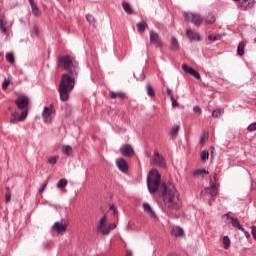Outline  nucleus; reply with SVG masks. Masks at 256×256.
Masks as SVG:
<instances>
[{
    "label": "nucleus",
    "mask_w": 256,
    "mask_h": 256,
    "mask_svg": "<svg viewBox=\"0 0 256 256\" xmlns=\"http://www.w3.org/2000/svg\"><path fill=\"white\" fill-rule=\"evenodd\" d=\"M162 191V200H163V211L168 215V217H173L177 219L179 217V211L183 207V201L181 200V195L177 188L174 185L162 184L160 187Z\"/></svg>",
    "instance_id": "obj_1"
},
{
    "label": "nucleus",
    "mask_w": 256,
    "mask_h": 256,
    "mask_svg": "<svg viewBox=\"0 0 256 256\" xmlns=\"http://www.w3.org/2000/svg\"><path fill=\"white\" fill-rule=\"evenodd\" d=\"M75 79H77V76H73L71 74L62 75L58 87V93L61 101H69V93L75 89Z\"/></svg>",
    "instance_id": "obj_2"
},
{
    "label": "nucleus",
    "mask_w": 256,
    "mask_h": 256,
    "mask_svg": "<svg viewBox=\"0 0 256 256\" xmlns=\"http://www.w3.org/2000/svg\"><path fill=\"white\" fill-rule=\"evenodd\" d=\"M58 63L60 64V67H63V69L67 71L66 74L73 75V77L79 75V62H77L75 58L71 56L58 57Z\"/></svg>",
    "instance_id": "obj_3"
},
{
    "label": "nucleus",
    "mask_w": 256,
    "mask_h": 256,
    "mask_svg": "<svg viewBox=\"0 0 256 256\" xmlns=\"http://www.w3.org/2000/svg\"><path fill=\"white\" fill-rule=\"evenodd\" d=\"M161 185V174L156 169H152L147 177V187L150 193H157Z\"/></svg>",
    "instance_id": "obj_4"
},
{
    "label": "nucleus",
    "mask_w": 256,
    "mask_h": 256,
    "mask_svg": "<svg viewBox=\"0 0 256 256\" xmlns=\"http://www.w3.org/2000/svg\"><path fill=\"white\" fill-rule=\"evenodd\" d=\"M185 21H188L189 23H193V25H196V27H201V24L205 23V20L201 15L191 13V12H184L183 14Z\"/></svg>",
    "instance_id": "obj_5"
},
{
    "label": "nucleus",
    "mask_w": 256,
    "mask_h": 256,
    "mask_svg": "<svg viewBox=\"0 0 256 256\" xmlns=\"http://www.w3.org/2000/svg\"><path fill=\"white\" fill-rule=\"evenodd\" d=\"M217 193H219V188H217V183L210 181V187L204 188L201 191V197L207 199V197H216Z\"/></svg>",
    "instance_id": "obj_6"
},
{
    "label": "nucleus",
    "mask_w": 256,
    "mask_h": 256,
    "mask_svg": "<svg viewBox=\"0 0 256 256\" xmlns=\"http://www.w3.org/2000/svg\"><path fill=\"white\" fill-rule=\"evenodd\" d=\"M15 105H17L18 109L21 111H28L29 112V97L26 95H20L15 100Z\"/></svg>",
    "instance_id": "obj_7"
},
{
    "label": "nucleus",
    "mask_w": 256,
    "mask_h": 256,
    "mask_svg": "<svg viewBox=\"0 0 256 256\" xmlns=\"http://www.w3.org/2000/svg\"><path fill=\"white\" fill-rule=\"evenodd\" d=\"M67 227H69V223L65 220H61L60 222H55L53 224L52 230L58 235H65V233H67Z\"/></svg>",
    "instance_id": "obj_8"
},
{
    "label": "nucleus",
    "mask_w": 256,
    "mask_h": 256,
    "mask_svg": "<svg viewBox=\"0 0 256 256\" xmlns=\"http://www.w3.org/2000/svg\"><path fill=\"white\" fill-rule=\"evenodd\" d=\"M240 11H251L255 7V0H235Z\"/></svg>",
    "instance_id": "obj_9"
},
{
    "label": "nucleus",
    "mask_w": 256,
    "mask_h": 256,
    "mask_svg": "<svg viewBox=\"0 0 256 256\" xmlns=\"http://www.w3.org/2000/svg\"><path fill=\"white\" fill-rule=\"evenodd\" d=\"M29 114H28V111L26 110V111H22V113L21 114H19V112H17V111H14V112H12V114H11V117H10V123L12 124V125H15V124H17V123H19V122H21V121H25V119H27V116H28Z\"/></svg>",
    "instance_id": "obj_10"
},
{
    "label": "nucleus",
    "mask_w": 256,
    "mask_h": 256,
    "mask_svg": "<svg viewBox=\"0 0 256 256\" xmlns=\"http://www.w3.org/2000/svg\"><path fill=\"white\" fill-rule=\"evenodd\" d=\"M97 231L98 233H101V235H104V236L109 235V228L107 225V216H103L102 218H100L97 225Z\"/></svg>",
    "instance_id": "obj_11"
},
{
    "label": "nucleus",
    "mask_w": 256,
    "mask_h": 256,
    "mask_svg": "<svg viewBox=\"0 0 256 256\" xmlns=\"http://www.w3.org/2000/svg\"><path fill=\"white\" fill-rule=\"evenodd\" d=\"M55 111V106L53 104H50L49 107H45L42 112V118L44 119V123H51V115H53V112Z\"/></svg>",
    "instance_id": "obj_12"
},
{
    "label": "nucleus",
    "mask_w": 256,
    "mask_h": 256,
    "mask_svg": "<svg viewBox=\"0 0 256 256\" xmlns=\"http://www.w3.org/2000/svg\"><path fill=\"white\" fill-rule=\"evenodd\" d=\"M142 209H143L144 213H146V215H148V217H150V219H154L155 221H157V219H159L157 217V213L155 212L153 207H151V204L144 202L142 204Z\"/></svg>",
    "instance_id": "obj_13"
},
{
    "label": "nucleus",
    "mask_w": 256,
    "mask_h": 256,
    "mask_svg": "<svg viewBox=\"0 0 256 256\" xmlns=\"http://www.w3.org/2000/svg\"><path fill=\"white\" fill-rule=\"evenodd\" d=\"M153 165H157L158 167H166L165 158L163 155L159 154V150H154V155L152 157Z\"/></svg>",
    "instance_id": "obj_14"
},
{
    "label": "nucleus",
    "mask_w": 256,
    "mask_h": 256,
    "mask_svg": "<svg viewBox=\"0 0 256 256\" xmlns=\"http://www.w3.org/2000/svg\"><path fill=\"white\" fill-rule=\"evenodd\" d=\"M227 221H229L230 224H232V227H235V229H238L239 231H245V228L241 225L239 222V218L235 216H231V214H226L225 215Z\"/></svg>",
    "instance_id": "obj_15"
},
{
    "label": "nucleus",
    "mask_w": 256,
    "mask_h": 256,
    "mask_svg": "<svg viewBox=\"0 0 256 256\" xmlns=\"http://www.w3.org/2000/svg\"><path fill=\"white\" fill-rule=\"evenodd\" d=\"M120 153L124 157H133V155H135V150L133 149V146H131V144H123L120 147Z\"/></svg>",
    "instance_id": "obj_16"
},
{
    "label": "nucleus",
    "mask_w": 256,
    "mask_h": 256,
    "mask_svg": "<svg viewBox=\"0 0 256 256\" xmlns=\"http://www.w3.org/2000/svg\"><path fill=\"white\" fill-rule=\"evenodd\" d=\"M150 42L154 43V45L158 46L160 49L163 47V42L159 34L153 30L150 31Z\"/></svg>",
    "instance_id": "obj_17"
},
{
    "label": "nucleus",
    "mask_w": 256,
    "mask_h": 256,
    "mask_svg": "<svg viewBox=\"0 0 256 256\" xmlns=\"http://www.w3.org/2000/svg\"><path fill=\"white\" fill-rule=\"evenodd\" d=\"M182 69L188 75H192L195 79H201V75L195 71L192 67H189L187 64H182Z\"/></svg>",
    "instance_id": "obj_18"
},
{
    "label": "nucleus",
    "mask_w": 256,
    "mask_h": 256,
    "mask_svg": "<svg viewBox=\"0 0 256 256\" xmlns=\"http://www.w3.org/2000/svg\"><path fill=\"white\" fill-rule=\"evenodd\" d=\"M116 165L119 169V171H122V173H127L129 171V166L127 165V161L123 158L116 159Z\"/></svg>",
    "instance_id": "obj_19"
},
{
    "label": "nucleus",
    "mask_w": 256,
    "mask_h": 256,
    "mask_svg": "<svg viewBox=\"0 0 256 256\" xmlns=\"http://www.w3.org/2000/svg\"><path fill=\"white\" fill-rule=\"evenodd\" d=\"M170 233L173 237H183V235H185L183 228H181L179 226H172Z\"/></svg>",
    "instance_id": "obj_20"
},
{
    "label": "nucleus",
    "mask_w": 256,
    "mask_h": 256,
    "mask_svg": "<svg viewBox=\"0 0 256 256\" xmlns=\"http://www.w3.org/2000/svg\"><path fill=\"white\" fill-rule=\"evenodd\" d=\"M186 36L190 41H201V36L197 32H193L191 29L186 30Z\"/></svg>",
    "instance_id": "obj_21"
},
{
    "label": "nucleus",
    "mask_w": 256,
    "mask_h": 256,
    "mask_svg": "<svg viewBox=\"0 0 256 256\" xmlns=\"http://www.w3.org/2000/svg\"><path fill=\"white\" fill-rule=\"evenodd\" d=\"M217 21L215 14L209 12L206 16H204V23L206 25H213Z\"/></svg>",
    "instance_id": "obj_22"
},
{
    "label": "nucleus",
    "mask_w": 256,
    "mask_h": 256,
    "mask_svg": "<svg viewBox=\"0 0 256 256\" xmlns=\"http://www.w3.org/2000/svg\"><path fill=\"white\" fill-rule=\"evenodd\" d=\"M237 54H238L240 57H243V55H245V42L241 41V42L238 44V47H237Z\"/></svg>",
    "instance_id": "obj_23"
},
{
    "label": "nucleus",
    "mask_w": 256,
    "mask_h": 256,
    "mask_svg": "<svg viewBox=\"0 0 256 256\" xmlns=\"http://www.w3.org/2000/svg\"><path fill=\"white\" fill-rule=\"evenodd\" d=\"M122 7L128 15H133V8H131V5L127 2H122Z\"/></svg>",
    "instance_id": "obj_24"
},
{
    "label": "nucleus",
    "mask_w": 256,
    "mask_h": 256,
    "mask_svg": "<svg viewBox=\"0 0 256 256\" xmlns=\"http://www.w3.org/2000/svg\"><path fill=\"white\" fill-rule=\"evenodd\" d=\"M209 139V133L208 132H203L200 140H199V145H201V147H203V145H205V141H207Z\"/></svg>",
    "instance_id": "obj_25"
},
{
    "label": "nucleus",
    "mask_w": 256,
    "mask_h": 256,
    "mask_svg": "<svg viewBox=\"0 0 256 256\" xmlns=\"http://www.w3.org/2000/svg\"><path fill=\"white\" fill-rule=\"evenodd\" d=\"M0 31L3 35H7V22L3 19L0 20Z\"/></svg>",
    "instance_id": "obj_26"
},
{
    "label": "nucleus",
    "mask_w": 256,
    "mask_h": 256,
    "mask_svg": "<svg viewBox=\"0 0 256 256\" xmlns=\"http://www.w3.org/2000/svg\"><path fill=\"white\" fill-rule=\"evenodd\" d=\"M110 97L112 99H125V94L121 92H110Z\"/></svg>",
    "instance_id": "obj_27"
},
{
    "label": "nucleus",
    "mask_w": 256,
    "mask_h": 256,
    "mask_svg": "<svg viewBox=\"0 0 256 256\" xmlns=\"http://www.w3.org/2000/svg\"><path fill=\"white\" fill-rule=\"evenodd\" d=\"M146 27H147V22L145 21L137 23V28L139 33H145Z\"/></svg>",
    "instance_id": "obj_28"
},
{
    "label": "nucleus",
    "mask_w": 256,
    "mask_h": 256,
    "mask_svg": "<svg viewBox=\"0 0 256 256\" xmlns=\"http://www.w3.org/2000/svg\"><path fill=\"white\" fill-rule=\"evenodd\" d=\"M204 174L209 175V171L205 169H198V170H194L192 173L193 177H199V175H204Z\"/></svg>",
    "instance_id": "obj_29"
},
{
    "label": "nucleus",
    "mask_w": 256,
    "mask_h": 256,
    "mask_svg": "<svg viewBox=\"0 0 256 256\" xmlns=\"http://www.w3.org/2000/svg\"><path fill=\"white\" fill-rule=\"evenodd\" d=\"M146 92L148 97H155V90H153V87L151 86V84L146 85Z\"/></svg>",
    "instance_id": "obj_30"
},
{
    "label": "nucleus",
    "mask_w": 256,
    "mask_h": 256,
    "mask_svg": "<svg viewBox=\"0 0 256 256\" xmlns=\"http://www.w3.org/2000/svg\"><path fill=\"white\" fill-rule=\"evenodd\" d=\"M58 189H63L64 187H67V179L62 178L60 179L56 184Z\"/></svg>",
    "instance_id": "obj_31"
},
{
    "label": "nucleus",
    "mask_w": 256,
    "mask_h": 256,
    "mask_svg": "<svg viewBox=\"0 0 256 256\" xmlns=\"http://www.w3.org/2000/svg\"><path fill=\"white\" fill-rule=\"evenodd\" d=\"M57 161H59V156H51L47 159V163H49V165H56Z\"/></svg>",
    "instance_id": "obj_32"
},
{
    "label": "nucleus",
    "mask_w": 256,
    "mask_h": 256,
    "mask_svg": "<svg viewBox=\"0 0 256 256\" xmlns=\"http://www.w3.org/2000/svg\"><path fill=\"white\" fill-rule=\"evenodd\" d=\"M200 158H201V161H203V162L207 161V159H209V151L203 150L200 153Z\"/></svg>",
    "instance_id": "obj_33"
},
{
    "label": "nucleus",
    "mask_w": 256,
    "mask_h": 256,
    "mask_svg": "<svg viewBox=\"0 0 256 256\" xmlns=\"http://www.w3.org/2000/svg\"><path fill=\"white\" fill-rule=\"evenodd\" d=\"M86 20L88 21V23H90V25H93V26H95V23H97V21L95 20V17L91 14L86 15Z\"/></svg>",
    "instance_id": "obj_34"
},
{
    "label": "nucleus",
    "mask_w": 256,
    "mask_h": 256,
    "mask_svg": "<svg viewBox=\"0 0 256 256\" xmlns=\"http://www.w3.org/2000/svg\"><path fill=\"white\" fill-rule=\"evenodd\" d=\"M62 153H64V155H71V153H73V148L71 146H64L62 148Z\"/></svg>",
    "instance_id": "obj_35"
},
{
    "label": "nucleus",
    "mask_w": 256,
    "mask_h": 256,
    "mask_svg": "<svg viewBox=\"0 0 256 256\" xmlns=\"http://www.w3.org/2000/svg\"><path fill=\"white\" fill-rule=\"evenodd\" d=\"M6 61L11 64L15 63V56L13 55V53L6 54Z\"/></svg>",
    "instance_id": "obj_36"
},
{
    "label": "nucleus",
    "mask_w": 256,
    "mask_h": 256,
    "mask_svg": "<svg viewBox=\"0 0 256 256\" xmlns=\"http://www.w3.org/2000/svg\"><path fill=\"white\" fill-rule=\"evenodd\" d=\"M179 129H181L180 125H175L171 128L170 135H177L179 133Z\"/></svg>",
    "instance_id": "obj_37"
},
{
    "label": "nucleus",
    "mask_w": 256,
    "mask_h": 256,
    "mask_svg": "<svg viewBox=\"0 0 256 256\" xmlns=\"http://www.w3.org/2000/svg\"><path fill=\"white\" fill-rule=\"evenodd\" d=\"M171 43H172L173 49H179V42L177 41V38L172 37Z\"/></svg>",
    "instance_id": "obj_38"
},
{
    "label": "nucleus",
    "mask_w": 256,
    "mask_h": 256,
    "mask_svg": "<svg viewBox=\"0 0 256 256\" xmlns=\"http://www.w3.org/2000/svg\"><path fill=\"white\" fill-rule=\"evenodd\" d=\"M223 113V109H217L212 112V117H221V114Z\"/></svg>",
    "instance_id": "obj_39"
},
{
    "label": "nucleus",
    "mask_w": 256,
    "mask_h": 256,
    "mask_svg": "<svg viewBox=\"0 0 256 256\" xmlns=\"http://www.w3.org/2000/svg\"><path fill=\"white\" fill-rule=\"evenodd\" d=\"M6 189L8 192L5 195V203H9V201H11V191H9V187H6Z\"/></svg>",
    "instance_id": "obj_40"
},
{
    "label": "nucleus",
    "mask_w": 256,
    "mask_h": 256,
    "mask_svg": "<svg viewBox=\"0 0 256 256\" xmlns=\"http://www.w3.org/2000/svg\"><path fill=\"white\" fill-rule=\"evenodd\" d=\"M30 3V7L32 9V11H35V9H38L37 7V3H35V0H28Z\"/></svg>",
    "instance_id": "obj_41"
},
{
    "label": "nucleus",
    "mask_w": 256,
    "mask_h": 256,
    "mask_svg": "<svg viewBox=\"0 0 256 256\" xmlns=\"http://www.w3.org/2000/svg\"><path fill=\"white\" fill-rule=\"evenodd\" d=\"M10 83H11L10 80L5 79V80L3 81V83H2V89H3V90L7 89V87H9Z\"/></svg>",
    "instance_id": "obj_42"
},
{
    "label": "nucleus",
    "mask_w": 256,
    "mask_h": 256,
    "mask_svg": "<svg viewBox=\"0 0 256 256\" xmlns=\"http://www.w3.org/2000/svg\"><path fill=\"white\" fill-rule=\"evenodd\" d=\"M116 228H117V224L115 223L108 224V234H110L111 231H113V229H116Z\"/></svg>",
    "instance_id": "obj_43"
},
{
    "label": "nucleus",
    "mask_w": 256,
    "mask_h": 256,
    "mask_svg": "<svg viewBox=\"0 0 256 256\" xmlns=\"http://www.w3.org/2000/svg\"><path fill=\"white\" fill-rule=\"evenodd\" d=\"M231 246V240L229 239V236H225V249H229Z\"/></svg>",
    "instance_id": "obj_44"
},
{
    "label": "nucleus",
    "mask_w": 256,
    "mask_h": 256,
    "mask_svg": "<svg viewBox=\"0 0 256 256\" xmlns=\"http://www.w3.org/2000/svg\"><path fill=\"white\" fill-rule=\"evenodd\" d=\"M248 131H256V122H253L248 126Z\"/></svg>",
    "instance_id": "obj_45"
},
{
    "label": "nucleus",
    "mask_w": 256,
    "mask_h": 256,
    "mask_svg": "<svg viewBox=\"0 0 256 256\" xmlns=\"http://www.w3.org/2000/svg\"><path fill=\"white\" fill-rule=\"evenodd\" d=\"M193 111L194 113H198V115H201V113H203V111L201 110V107L199 106H194Z\"/></svg>",
    "instance_id": "obj_46"
},
{
    "label": "nucleus",
    "mask_w": 256,
    "mask_h": 256,
    "mask_svg": "<svg viewBox=\"0 0 256 256\" xmlns=\"http://www.w3.org/2000/svg\"><path fill=\"white\" fill-rule=\"evenodd\" d=\"M32 13L35 15V17H41V11H39V8L33 10Z\"/></svg>",
    "instance_id": "obj_47"
},
{
    "label": "nucleus",
    "mask_w": 256,
    "mask_h": 256,
    "mask_svg": "<svg viewBox=\"0 0 256 256\" xmlns=\"http://www.w3.org/2000/svg\"><path fill=\"white\" fill-rule=\"evenodd\" d=\"M46 188H47V182L42 183L39 189V193H43V191H45Z\"/></svg>",
    "instance_id": "obj_48"
},
{
    "label": "nucleus",
    "mask_w": 256,
    "mask_h": 256,
    "mask_svg": "<svg viewBox=\"0 0 256 256\" xmlns=\"http://www.w3.org/2000/svg\"><path fill=\"white\" fill-rule=\"evenodd\" d=\"M221 36H213V35H209L208 39L209 41H217V39H219Z\"/></svg>",
    "instance_id": "obj_49"
},
{
    "label": "nucleus",
    "mask_w": 256,
    "mask_h": 256,
    "mask_svg": "<svg viewBox=\"0 0 256 256\" xmlns=\"http://www.w3.org/2000/svg\"><path fill=\"white\" fill-rule=\"evenodd\" d=\"M172 106L179 107V103L175 100L173 96H171Z\"/></svg>",
    "instance_id": "obj_50"
},
{
    "label": "nucleus",
    "mask_w": 256,
    "mask_h": 256,
    "mask_svg": "<svg viewBox=\"0 0 256 256\" xmlns=\"http://www.w3.org/2000/svg\"><path fill=\"white\" fill-rule=\"evenodd\" d=\"M110 211H113L114 215H117V207H115V205H110Z\"/></svg>",
    "instance_id": "obj_51"
},
{
    "label": "nucleus",
    "mask_w": 256,
    "mask_h": 256,
    "mask_svg": "<svg viewBox=\"0 0 256 256\" xmlns=\"http://www.w3.org/2000/svg\"><path fill=\"white\" fill-rule=\"evenodd\" d=\"M251 234L256 241V226H252Z\"/></svg>",
    "instance_id": "obj_52"
},
{
    "label": "nucleus",
    "mask_w": 256,
    "mask_h": 256,
    "mask_svg": "<svg viewBox=\"0 0 256 256\" xmlns=\"http://www.w3.org/2000/svg\"><path fill=\"white\" fill-rule=\"evenodd\" d=\"M242 233H244V235H245V237H246L247 239H249V237H251V234H249V232L246 231V230L242 231Z\"/></svg>",
    "instance_id": "obj_53"
},
{
    "label": "nucleus",
    "mask_w": 256,
    "mask_h": 256,
    "mask_svg": "<svg viewBox=\"0 0 256 256\" xmlns=\"http://www.w3.org/2000/svg\"><path fill=\"white\" fill-rule=\"evenodd\" d=\"M126 256H133V252H131V250H127L126 251Z\"/></svg>",
    "instance_id": "obj_54"
},
{
    "label": "nucleus",
    "mask_w": 256,
    "mask_h": 256,
    "mask_svg": "<svg viewBox=\"0 0 256 256\" xmlns=\"http://www.w3.org/2000/svg\"><path fill=\"white\" fill-rule=\"evenodd\" d=\"M167 94L171 95V89H167Z\"/></svg>",
    "instance_id": "obj_55"
},
{
    "label": "nucleus",
    "mask_w": 256,
    "mask_h": 256,
    "mask_svg": "<svg viewBox=\"0 0 256 256\" xmlns=\"http://www.w3.org/2000/svg\"><path fill=\"white\" fill-rule=\"evenodd\" d=\"M214 181H216L217 180V174H214Z\"/></svg>",
    "instance_id": "obj_56"
},
{
    "label": "nucleus",
    "mask_w": 256,
    "mask_h": 256,
    "mask_svg": "<svg viewBox=\"0 0 256 256\" xmlns=\"http://www.w3.org/2000/svg\"><path fill=\"white\" fill-rule=\"evenodd\" d=\"M222 243L225 245V237L222 238Z\"/></svg>",
    "instance_id": "obj_57"
},
{
    "label": "nucleus",
    "mask_w": 256,
    "mask_h": 256,
    "mask_svg": "<svg viewBox=\"0 0 256 256\" xmlns=\"http://www.w3.org/2000/svg\"><path fill=\"white\" fill-rule=\"evenodd\" d=\"M142 79H145V74L142 73Z\"/></svg>",
    "instance_id": "obj_58"
}]
</instances>
